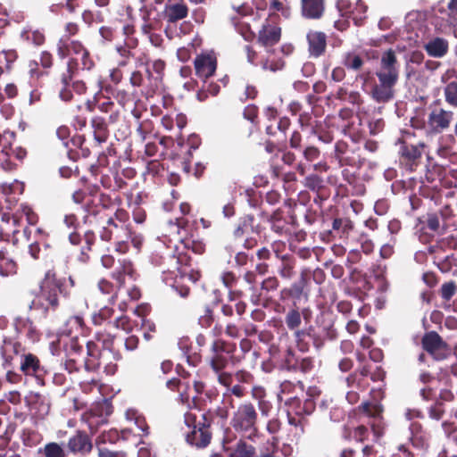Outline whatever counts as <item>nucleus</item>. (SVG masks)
<instances>
[{
  "label": "nucleus",
  "mask_w": 457,
  "mask_h": 457,
  "mask_svg": "<svg viewBox=\"0 0 457 457\" xmlns=\"http://www.w3.org/2000/svg\"><path fill=\"white\" fill-rule=\"evenodd\" d=\"M236 350V343L216 338L211 344L206 363L216 376L217 382L230 395L243 398L247 394L244 385H253L255 378L253 373L245 369L237 370L235 373L226 370L230 362L235 365L241 361V358L235 356Z\"/></svg>",
  "instance_id": "1"
},
{
  "label": "nucleus",
  "mask_w": 457,
  "mask_h": 457,
  "mask_svg": "<svg viewBox=\"0 0 457 457\" xmlns=\"http://www.w3.org/2000/svg\"><path fill=\"white\" fill-rule=\"evenodd\" d=\"M74 286L72 277L60 278L54 268L47 270L39 282L38 292L33 301L35 308L41 310L45 316L50 312H55L60 307L62 298H70Z\"/></svg>",
  "instance_id": "2"
},
{
  "label": "nucleus",
  "mask_w": 457,
  "mask_h": 457,
  "mask_svg": "<svg viewBox=\"0 0 457 457\" xmlns=\"http://www.w3.org/2000/svg\"><path fill=\"white\" fill-rule=\"evenodd\" d=\"M358 134L351 133L350 140L340 139L335 143L331 159L342 168L341 176L350 186L355 187L358 171L365 165L367 158L363 154Z\"/></svg>",
  "instance_id": "3"
},
{
  "label": "nucleus",
  "mask_w": 457,
  "mask_h": 457,
  "mask_svg": "<svg viewBox=\"0 0 457 457\" xmlns=\"http://www.w3.org/2000/svg\"><path fill=\"white\" fill-rule=\"evenodd\" d=\"M100 228L98 236L102 241L113 242L115 251L124 254L129 250V241L138 247L139 242L133 237L129 223V214L123 208H118L111 216H103L100 223H96Z\"/></svg>",
  "instance_id": "4"
},
{
  "label": "nucleus",
  "mask_w": 457,
  "mask_h": 457,
  "mask_svg": "<svg viewBox=\"0 0 457 457\" xmlns=\"http://www.w3.org/2000/svg\"><path fill=\"white\" fill-rule=\"evenodd\" d=\"M214 416L209 410L203 413L187 411L184 414L186 442L196 449H204L212 442Z\"/></svg>",
  "instance_id": "5"
},
{
  "label": "nucleus",
  "mask_w": 457,
  "mask_h": 457,
  "mask_svg": "<svg viewBox=\"0 0 457 457\" xmlns=\"http://www.w3.org/2000/svg\"><path fill=\"white\" fill-rule=\"evenodd\" d=\"M259 414L255 405L250 401L240 403L233 411L229 425L240 437L255 441L260 436Z\"/></svg>",
  "instance_id": "6"
},
{
  "label": "nucleus",
  "mask_w": 457,
  "mask_h": 457,
  "mask_svg": "<svg viewBox=\"0 0 457 457\" xmlns=\"http://www.w3.org/2000/svg\"><path fill=\"white\" fill-rule=\"evenodd\" d=\"M153 262L159 266L165 284L171 287L179 296L187 298L190 294V287L179 278V262L177 251L166 249L161 253L153 257Z\"/></svg>",
  "instance_id": "7"
},
{
  "label": "nucleus",
  "mask_w": 457,
  "mask_h": 457,
  "mask_svg": "<svg viewBox=\"0 0 457 457\" xmlns=\"http://www.w3.org/2000/svg\"><path fill=\"white\" fill-rule=\"evenodd\" d=\"M87 357L84 367L87 371L103 369L107 376H113L118 370L117 361L121 358L119 353L112 350L100 349L94 343H87Z\"/></svg>",
  "instance_id": "8"
},
{
  "label": "nucleus",
  "mask_w": 457,
  "mask_h": 457,
  "mask_svg": "<svg viewBox=\"0 0 457 457\" xmlns=\"http://www.w3.org/2000/svg\"><path fill=\"white\" fill-rule=\"evenodd\" d=\"M63 222L68 228L74 229V231L70 233L68 236L70 244L74 246L81 245L77 255L78 261L82 263H87L90 260V253L96 242V235L95 231L92 228H89L81 235L78 231L79 227L78 217L73 213L66 214L64 216Z\"/></svg>",
  "instance_id": "9"
},
{
  "label": "nucleus",
  "mask_w": 457,
  "mask_h": 457,
  "mask_svg": "<svg viewBox=\"0 0 457 457\" xmlns=\"http://www.w3.org/2000/svg\"><path fill=\"white\" fill-rule=\"evenodd\" d=\"M410 132H406L402 137L398 138L396 145H398L397 154L400 167L408 172L415 171L422 162L424 149L426 145L424 142L419 141L412 144L408 141L406 137L411 136Z\"/></svg>",
  "instance_id": "10"
},
{
  "label": "nucleus",
  "mask_w": 457,
  "mask_h": 457,
  "mask_svg": "<svg viewBox=\"0 0 457 457\" xmlns=\"http://www.w3.org/2000/svg\"><path fill=\"white\" fill-rule=\"evenodd\" d=\"M71 56L67 62V71L62 75L61 80L64 83L71 81L79 71H91L95 62L87 48L79 40H71Z\"/></svg>",
  "instance_id": "11"
},
{
  "label": "nucleus",
  "mask_w": 457,
  "mask_h": 457,
  "mask_svg": "<svg viewBox=\"0 0 457 457\" xmlns=\"http://www.w3.org/2000/svg\"><path fill=\"white\" fill-rule=\"evenodd\" d=\"M453 120V111L444 107L441 100L436 99L428 106L424 126L429 135H438L449 129Z\"/></svg>",
  "instance_id": "12"
},
{
  "label": "nucleus",
  "mask_w": 457,
  "mask_h": 457,
  "mask_svg": "<svg viewBox=\"0 0 457 457\" xmlns=\"http://www.w3.org/2000/svg\"><path fill=\"white\" fill-rule=\"evenodd\" d=\"M16 135L8 129L0 132V168L4 170H12L16 164L12 157L22 161L27 155V150L21 146L12 148Z\"/></svg>",
  "instance_id": "13"
},
{
  "label": "nucleus",
  "mask_w": 457,
  "mask_h": 457,
  "mask_svg": "<svg viewBox=\"0 0 457 457\" xmlns=\"http://www.w3.org/2000/svg\"><path fill=\"white\" fill-rule=\"evenodd\" d=\"M420 343L423 351L436 361H445L452 355L451 346L436 331L426 332L421 337Z\"/></svg>",
  "instance_id": "14"
},
{
  "label": "nucleus",
  "mask_w": 457,
  "mask_h": 457,
  "mask_svg": "<svg viewBox=\"0 0 457 457\" xmlns=\"http://www.w3.org/2000/svg\"><path fill=\"white\" fill-rule=\"evenodd\" d=\"M159 78H154L151 70H135L129 77V84L134 88H140V93L145 98L153 97L158 90Z\"/></svg>",
  "instance_id": "15"
},
{
  "label": "nucleus",
  "mask_w": 457,
  "mask_h": 457,
  "mask_svg": "<svg viewBox=\"0 0 457 457\" xmlns=\"http://www.w3.org/2000/svg\"><path fill=\"white\" fill-rule=\"evenodd\" d=\"M296 220L297 217L293 211L288 212L286 215L280 208L274 211L268 218L270 229L277 235L286 238L290 236L291 232L293 233Z\"/></svg>",
  "instance_id": "16"
},
{
  "label": "nucleus",
  "mask_w": 457,
  "mask_h": 457,
  "mask_svg": "<svg viewBox=\"0 0 457 457\" xmlns=\"http://www.w3.org/2000/svg\"><path fill=\"white\" fill-rule=\"evenodd\" d=\"M281 368L287 371L306 374L313 370L314 359L310 356L299 358L295 351L287 346L282 355Z\"/></svg>",
  "instance_id": "17"
},
{
  "label": "nucleus",
  "mask_w": 457,
  "mask_h": 457,
  "mask_svg": "<svg viewBox=\"0 0 457 457\" xmlns=\"http://www.w3.org/2000/svg\"><path fill=\"white\" fill-rule=\"evenodd\" d=\"M12 326L15 331V337L21 342L22 338L29 343H36L40 340L41 332L29 317L18 316L13 320Z\"/></svg>",
  "instance_id": "18"
},
{
  "label": "nucleus",
  "mask_w": 457,
  "mask_h": 457,
  "mask_svg": "<svg viewBox=\"0 0 457 457\" xmlns=\"http://www.w3.org/2000/svg\"><path fill=\"white\" fill-rule=\"evenodd\" d=\"M336 6L342 16L352 19L356 26H361L366 19L368 7L361 0H358L354 7L349 0H337Z\"/></svg>",
  "instance_id": "19"
},
{
  "label": "nucleus",
  "mask_w": 457,
  "mask_h": 457,
  "mask_svg": "<svg viewBox=\"0 0 457 457\" xmlns=\"http://www.w3.org/2000/svg\"><path fill=\"white\" fill-rule=\"evenodd\" d=\"M379 83L374 84L371 89V96L378 103H386L394 97V87L398 79L376 73Z\"/></svg>",
  "instance_id": "20"
},
{
  "label": "nucleus",
  "mask_w": 457,
  "mask_h": 457,
  "mask_svg": "<svg viewBox=\"0 0 457 457\" xmlns=\"http://www.w3.org/2000/svg\"><path fill=\"white\" fill-rule=\"evenodd\" d=\"M25 346L21 342L12 337H5L0 348V353L3 360V367L7 369L12 367L15 356L25 353Z\"/></svg>",
  "instance_id": "21"
},
{
  "label": "nucleus",
  "mask_w": 457,
  "mask_h": 457,
  "mask_svg": "<svg viewBox=\"0 0 457 457\" xmlns=\"http://www.w3.org/2000/svg\"><path fill=\"white\" fill-rule=\"evenodd\" d=\"M308 53L312 58H319L326 54L328 37L322 31L309 30L306 34Z\"/></svg>",
  "instance_id": "22"
},
{
  "label": "nucleus",
  "mask_w": 457,
  "mask_h": 457,
  "mask_svg": "<svg viewBox=\"0 0 457 457\" xmlns=\"http://www.w3.org/2000/svg\"><path fill=\"white\" fill-rule=\"evenodd\" d=\"M20 370L24 375L35 377L38 380H42L46 374V370L41 365L39 358L31 353L21 355Z\"/></svg>",
  "instance_id": "23"
},
{
  "label": "nucleus",
  "mask_w": 457,
  "mask_h": 457,
  "mask_svg": "<svg viewBox=\"0 0 457 457\" xmlns=\"http://www.w3.org/2000/svg\"><path fill=\"white\" fill-rule=\"evenodd\" d=\"M280 38L281 28L266 20L258 32V43L264 47H270L277 45L280 41Z\"/></svg>",
  "instance_id": "24"
},
{
  "label": "nucleus",
  "mask_w": 457,
  "mask_h": 457,
  "mask_svg": "<svg viewBox=\"0 0 457 457\" xmlns=\"http://www.w3.org/2000/svg\"><path fill=\"white\" fill-rule=\"evenodd\" d=\"M67 448L73 454H87L92 451L93 444L86 431L77 430L69 438Z\"/></svg>",
  "instance_id": "25"
},
{
  "label": "nucleus",
  "mask_w": 457,
  "mask_h": 457,
  "mask_svg": "<svg viewBox=\"0 0 457 457\" xmlns=\"http://www.w3.org/2000/svg\"><path fill=\"white\" fill-rule=\"evenodd\" d=\"M294 337L298 350L303 353L309 351L310 341H312L317 348L323 345L321 337L312 326L294 333Z\"/></svg>",
  "instance_id": "26"
},
{
  "label": "nucleus",
  "mask_w": 457,
  "mask_h": 457,
  "mask_svg": "<svg viewBox=\"0 0 457 457\" xmlns=\"http://www.w3.org/2000/svg\"><path fill=\"white\" fill-rule=\"evenodd\" d=\"M114 123L109 122V118L105 119L100 115H94L90 120V126L93 130L94 146H101L105 143L110 136L109 126Z\"/></svg>",
  "instance_id": "27"
},
{
  "label": "nucleus",
  "mask_w": 457,
  "mask_h": 457,
  "mask_svg": "<svg viewBox=\"0 0 457 457\" xmlns=\"http://www.w3.org/2000/svg\"><path fill=\"white\" fill-rule=\"evenodd\" d=\"M456 76V71L453 69L447 70L441 76V81L445 84L443 87L445 102L453 109H457V80H448Z\"/></svg>",
  "instance_id": "28"
},
{
  "label": "nucleus",
  "mask_w": 457,
  "mask_h": 457,
  "mask_svg": "<svg viewBox=\"0 0 457 457\" xmlns=\"http://www.w3.org/2000/svg\"><path fill=\"white\" fill-rule=\"evenodd\" d=\"M353 229L354 224L349 218L335 217L332 220L331 229L328 230V235L334 238L338 237L348 244Z\"/></svg>",
  "instance_id": "29"
},
{
  "label": "nucleus",
  "mask_w": 457,
  "mask_h": 457,
  "mask_svg": "<svg viewBox=\"0 0 457 457\" xmlns=\"http://www.w3.org/2000/svg\"><path fill=\"white\" fill-rule=\"evenodd\" d=\"M326 10V0H300V12L303 19H322Z\"/></svg>",
  "instance_id": "30"
},
{
  "label": "nucleus",
  "mask_w": 457,
  "mask_h": 457,
  "mask_svg": "<svg viewBox=\"0 0 457 457\" xmlns=\"http://www.w3.org/2000/svg\"><path fill=\"white\" fill-rule=\"evenodd\" d=\"M194 64L196 75L206 79L214 74L217 59L212 54H200L195 59Z\"/></svg>",
  "instance_id": "31"
},
{
  "label": "nucleus",
  "mask_w": 457,
  "mask_h": 457,
  "mask_svg": "<svg viewBox=\"0 0 457 457\" xmlns=\"http://www.w3.org/2000/svg\"><path fill=\"white\" fill-rule=\"evenodd\" d=\"M377 73L385 74L395 79H399L398 62L394 50L388 49L383 53L380 60V71Z\"/></svg>",
  "instance_id": "32"
},
{
  "label": "nucleus",
  "mask_w": 457,
  "mask_h": 457,
  "mask_svg": "<svg viewBox=\"0 0 457 457\" xmlns=\"http://www.w3.org/2000/svg\"><path fill=\"white\" fill-rule=\"evenodd\" d=\"M162 15L168 23H176L187 17L188 7L183 2L166 4Z\"/></svg>",
  "instance_id": "33"
},
{
  "label": "nucleus",
  "mask_w": 457,
  "mask_h": 457,
  "mask_svg": "<svg viewBox=\"0 0 457 457\" xmlns=\"http://www.w3.org/2000/svg\"><path fill=\"white\" fill-rule=\"evenodd\" d=\"M308 309L299 310L297 306H292L285 314L284 322L288 330L293 334L301 331L302 318L308 320Z\"/></svg>",
  "instance_id": "34"
},
{
  "label": "nucleus",
  "mask_w": 457,
  "mask_h": 457,
  "mask_svg": "<svg viewBox=\"0 0 457 457\" xmlns=\"http://www.w3.org/2000/svg\"><path fill=\"white\" fill-rule=\"evenodd\" d=\"M134 272L132 262L124 258L118 261V266L111 273V278L116 281L118 287H122L125 285L126 277L132 278Z\"/></svg>",
  "instance_id": "35"
},
{
  "label": "nucleus",
  "mask_w": 457,
  "mask_h": 457,
  "mask_svg": "<svg viewBox=\"0 0 457 457\" xmlns=\"http://www.w3.org/2000/svg\"><path fill=\"white\" fill-rule=\"evenodd\" d=\"M220 279L225 287L228 289V299L230 302H235L239 300L244 296V291L241 289H237L236 286L239 280V277L236 275L233 271L228 270L222 272L220 276Z\"/></svg>",
  "instance_id": "36"
},
{
  "label": "nucleus",
  "mask_w": 457,
  "mask_h": 457,
  "mask_svg": "<svg viewBox=\"0 0 457 457\" xmlns=\"http://www.w3.org/2000/svg\"><path fill=\"white\" fill-rule=\"evenodd\" d=\"M98 111L102 113L109 114V122L117 123L120 119V111L116 107L114 101L110 96H102L98 93Z\"/></svg>",
  "instance_id": "37"
},
{
  "label": "nucleus",
  "mask_w": 457,
  "mask_h": 457,
  "mask_svg": "<svg viewBox=\"0 0 457 457\" xmlns=\"http://www.w3.org/2000/svg\"><path fill=\"white\" fill-rule=\"evenodd\" d=\"M254 216L247 214L241 217L236 224L232 235L235 239H242L252 233H258L254 227Z\"/></svg>",
  "instance_id": "38"
},
{
  "label": "nucleus",
  "mask_w": 457,
  "mask_h": 457,
  "mask_svg": "<svg viewBox=\"0 0 457 457\" xmlns=\"http://www.w3.org/2000/svg\"><path fill=\"white\" fill-rule=\"evenodd\" d=\"M309 296L302 291L297 285L292 283L289 287H285L280 289L278 293V301L281 303H287L288 301H292L293 305L296 306V303L303 301H308Z\"/></svg>",
  "instance_id": "39"
},
{
  "label": "nucleus",
  "mask_w": 457,
  "mask_h": 457,
  "mask_svg": "<svg viewBox=\"0 0 457 457\" xmlns=\"http://www.w3.org/2000/svg\"><path fill=\"white\" fill-rule=\"evenodd\" d=\"M278 260L279 264L277 267L278 275L284 280H291L296 273L295 258L289 253H285V255L281 256Z\"/></svg>",
  "instance_id": "40"
},
{
  "label": "nucleus",
  "mask_w": 457,
  "mask_h": 457,
  "mask_svg": "<svg viewBox=\"0 0 457 457\" xmlns=\"http://www.w3.org/2000/svg\"><path fill=\"white\" fill-rule=\"evenodd\" d=\"M367 61L368 60L361 54L351 51L343 54L341 63L346 70L357 73L363 70Z\"/></svg>",
  "instance_id": "41"
},
{
  "label": "nucleus",
  "mask_w": 457,
  "mask_h": 457,
  "mask_svg": "<svg viewBox=\"0 0 457 457\" xmlns=\"http://www.w3.org/2000/svg\"><path fill=\"white\" fill-rule=\"evenodd\" d=\"M424 49L429 56L441 58L448 53L449 44L446 39L437 37L426 43Z\"/></svg>",
  "instance_id": "42"
},
{
  "label": "nucleus",
  "mask_w": 457,
  "mask_h": 457,
  "mask_svg": "<svg viewBox=\"0 0 457 457\" xmlns=\"http://www.w3.org/2000/svg\"><path fill=\"white\" fill-rule=\"evenodd\" d=\"M18 265L6 247L0 246V274L4 277L17 273Z\"/></svg>",
  "instance_id": "43"
},
{
  "label": "nucleus",
  "mask_w": 457,
  "mask_h": 457,
  "mask_svg": "<svg viewBox=\"0 0 457 457\" xmlns=\"http://www.w3.org/2000/svg\"><path fill=\"white\" fill-rule=\"evenodd\" d=\"M286 404L292 408L296 415H310L315 410V402L311 397L306 398L303 404L299 398L291 397L286 401Z\"/></svg>",
  "instance_id": "44"
},
{
  "label": "nucleus",
  "mask_w": 457,
  "mask_h": 457,
  "mask_svg": "<svg viewBox=\"0 0 457 457\" xmlns=\"http://www.w3.org/2000/svg\"><path fill=\"white\" fill-rule=\"evenodd\" d=\"M202 144L201 137L196 134H191L186 142V145L188 146V150L187 151L183 161H182V170L185 173L188 174L191 170V161L193 159V151L199 148Z\"/></svg>",
  "instance_id": "45"
},
{
  "label": "nucleus",
  "mask_w": 457,
  "mask_h": 457,
  "mask_svg": "<svg viewBox=\"0 0 457 457\" xmlns=\"http://www.w3.org/2000/svg\"><path fill=\"white\" fill-rule=\"evenodd\" d=\"M113 180H115V189L120 191L128 187V180H132L137 176V171L132 167H126L120 170L112 171Z\"/></svg>",
  "instance_id": "46"
},
{
  "label": "nucleus",
  "mask_w": 457,
  "mask_h": 457,
  "mask_svg": "<svg viewBox=\"0 0 457 457\" xmlns=\"http://www.w3.org/2000/svg\"><path fill=\"white\" fill-rule=\"evenodd\" d=\"M345 384L348 388L361 392L366 391L370 386L366 376L361 374V366L345 378Z\"/></svg>",
  "instance_id": "47"
},
{
  "label": "nucleus",
  "mask_w": 457,
  "mask_h": 457,
  "mask_svg": "<svg viewBox=\"0 0 457 457\" xmlns=\"http://www.w3.org/2000/svg\"><path fill=\"white\" fill-rule=\"evenodd\" d=\"M21 37L23 41L34 46H41L46 42L45 32L38 29H24L21 33Z\"/></svg>",
  "instance_id": "48"
},
{
  "label": "nucleus",
  "mask_w": 457,
  "mask_h": 457,
  "mask_svg": "<svg viewBox=\"0 0 457 457\" xmlns=\"http://www.w3.org/2000/svg\"><path fill=\"white\" fill-rule=\"evenodd\" d=\"M245 439L241 437L227 457H254L256 449L253 445L248 444Z\"/></svg>",
  "instance_id": "49"
},
{
  "label": "nucleus",
  "mask_w": 457,
  "mask_h": 457,
  "mask_svg": "<svg viewBox=\"0 0 457 457\" xmlns=\"http://www.w3.org/2000/svg\"><path fill=\"white\" fill-rule=\"evenodd\" d=\"M244 280L250 285L252 294L250 295V302L254 305H260L262 303V292L256 287L257 275L253 270H246L244 274Z\"/></svg>",
  "instance_id": "50"
},
{
  "label": "nucleus",
  "mask_w": 457,
  "mask_h": 457,
  "mask_svg": "<svg viewBox=\"0 0 457 457\" xmlns=\"http://www.w3.org/2000/svg\"><path fill=\"white\" fill-rule=\"evenodd\" d=\"M361 374L370 378L373 382L383 381L386 378V371L381 365L364 363L361 365Z\"/></svg>",
  "instance_id": "51"
},
{
  "label": "nucleus",
  "mask_w": 457,
  "mask_h": 457,
  "mask_svg": "<svg viewBox=\"0 0 457 457\" xmlns=\"http://www.w3.org/2000/svg\"><path fill=\"white\" fill-rule=\"evenodd\" d=\"M177 259L179 262V271H183L179 272V278H181V281L185 283L186 279L192 280L193 275L189 273L191 271V256L187 253L179 252L177 253Z\"/></svg>",
  "instance_id": "52"
},
{
  "label": "nucleus",
  "mask_w": 457,
  "mask_h": 457,
  "mask_svg": "<svg viewBox=\"0 0 457 457\" xmlns=\"http://www.w3.org/2000/svg\"><path fill=\"white\" fill-rule=\"evenodd\" d=\"M97 205L95 204L93 200H88L84 205V210L87 214L83 217L82 222L87 226H93L96 223H100V220H103V216H99V211L97 210Z\"/></svg>",
  "instance_id": "53"
},
{
  "label": "nucleus",
  "mask_w": 457,
  "mask_h": 457,
  "mask_svg": "<svg viewBox=\"0 0 457 457\" xmlns=\"http://www.w3.org/2000/svg\"><path fill=\"white\" fill-rule=\"evenodd\" d=\"M115 337L105 331H98L95 334L94 339L87 343H94L100 349L112 350L114 346Z\"/></svg>",
  "instance_id": "54"
},
{
  "label": "nucleus",
  "mask_w": 457,
  "mask_h": 457,
  "mask_svg": "<svg viewBox=\"0 0 457 457\" xmlns=\"http://www.w3.org/2000/svg\"><path fill=\"white\" fill-rule=\"evenodd\" d=\"M38 454L42 457H67L64 448L56 442L46 444L44 447L38 449Z\"/></svg>",
  "instance_id": "55"
},
{
  "label": "nucleus",
  "mask_w": 457,
  "mask_h": 457,
  "mask_svg": "<svg viewBox=\"0 0 457 457\" xmlns=\"http://www.w3.org/2000/svg\"><path fill=\"white\" fill-rule=\"evenodd\" d=\"M456 293L457 284L455 281L450 280L442 284L439 290V295L443 301L445 303H447L445 305V309L448 310L451 307L449 302L452 300V298L455 295Z\"/></svg>",
  "instance_id": "56"
},
{
  "label": "nucleus",
  "mask_w": 457,
  "mask_h": 457,
  "mask_svg": "<svg viewBox=\"0 0 457 457\" xmlns=\"http://www.w3.org/2000/svg\"><path fill=\"white\" fill-rule=\"evenodd\" d=\"M189 365L196 367L202 361V355L199 352H192V347L187 345V339H182L179 343Z\"/></svg>",
  "instance_id": "57"
},
{
  "label": "nucleus",
  "mask_w": 457,
  "mask_h": 457,
  "mask_svg": "<svg viewBox=\"0 0 457 457\" xmlns=\"http://www.w3.org/2000/svg\"><path fill=\"white\" fill-rule=\"evenodd\" d=\"M369 436V430L366 426L360 425L353 429L345 428L344 437L347 440L353 439L356 442H364Z\"/></svg>",
  "instance_id": "58"
},
{
  "label": "nucleus",
  "mask_w": 457,
  "mask_h": 457,
  "mask_svg": "<svg viewBox=\"0 0 457 457\" xmlns=\"http://www.w3.org/2000/svg\"><path fill=\"white\" fill-rule=\"evenodd\" d=\"M312 278V273L310 268H303L300 270L299 277L296 281L294 283L297 285V287L306 293V295H310V283Z\"/></svg>",
  "instance_id": "59"
},
{
  "label": "nucleus",
  "mask_w": 457,
  "mask_h": 457,
  "mask_svg": "<svg viewBox=\"0 0 457 457\" xmlns=\"http://www.w3.org/2000/svg\"><path fill=\"white\" fill-rule=\"evenodd\" d=\"M303 185L305 187H307L309 190L314 193L320 192L324 188L328 187L324 184L323 179L317 174H311L305 177Z\"/></svg>",
  "instance_id": "60"
},
{
  "label": "nucleus",
  "mask_w": 457,
  "mask_h": 457,
  "mask_svg": "<svg viewBox=\"0 0 457 457\" xmlns=\"http://www.w3.org/2000/svg\"><path fill=\"white\" fill-rule=\"evenodd\" d=\"M359 408L363 413L372 418L373 420L383 418L382 412L384 410L383 406L379 403L365 402L361 403Z\"/></svg>",
  "instance_id": "61"
},
{
  "label": "nucleus",
  "mask_w": 457,
  "mask_h": 457,
  "mask_svg": "<svg viewBox=\"0 0 457 457\" xmlns=\"http://www.w3.org/2000/svg\"><path fill=\"white\" fill-rule=\"evenodd\" d=\"M98 289L104 295H110V302L114 303L117 298V289L119 288L113 283L106 278H102L98 281L97 284Z\"/></svg>",
  "instance_id": "62"
},
{
  "label": "nucleus",
  "mask_w": 457,
  "mask_h": 457,
  "mask_svg": "<svg viewBox=\"0 0 457 457\" xmlns=\"http://www.w3.org/2000/svg\"><path fill=\"white\" fill-rule=\"evenodd\" d=\"M21 440L25 446L34 447L39 444L41 440V435L31 428H25L21 434Z\"/></svg>",
  "instance_id": "63"
},
{
  "label": "nucleus",
  "mask_w": 457,
  "mask_h": 457,
  "mask_svg": "<svg viewBox=\"0 0 457 457\" xmlns=\"http://www.w3.org/2000/svg\"><path fill=\"white\" fill-rule=\"evenodd\" d=\"M438 12L442 14H446V21L451 25H457V0H450L446 5V8L439 7Z\"/></svg>",
  "instance_id": "64"
}]
</instances>
